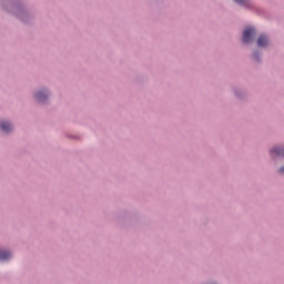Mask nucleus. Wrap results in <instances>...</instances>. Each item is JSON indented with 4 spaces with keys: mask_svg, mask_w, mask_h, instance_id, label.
Wrapping results in <instances>:
<instances>
[{
    "mask_svg": "<svg viewBox=\"0 0 284 284\" xmlns=\"http://www.w3.org/2000/svg\"><path fill=\"white\" fill-rule=\"evenodd\" d=\"M254 34H256V30L254 28L245 29L242 37L243 43H250Z\"/></svg>",
    "mask_w": 284,
    "mask_h": 284,
    "instance_id": "f257e3e1",
    "label": "nucleus"
},
{
    "mask_svg": "<svg viewBox=\"0 0 284 284\" xmlns=\"http://www.w3.org/2000/svg\"><path fill=\"white\" fill-rule=\"evenodd\" d=\"M267 43H270V41L267 40V37H265V36L258 37V39H257L258 48H265V45H267Z\"/></svg>",
    "mask_w": 284,
    "mask_h": 284,
    "instance_id": "f03ea898",
    "label": "nucleus"
},
{
    "mask_svg": "<svg viewBox=\"0 0 284 284\" xmlns=\"http://www.w3.org/2000/svg\"><path fill=\"white\" fill-rule=\"evenodd\" d=\"M271 154L275 156H284V148H274L271 150Z\"/></svg>",
    "mask_w": 284,
    "mask_h": 284,
    "instance_id": "7ed1b4c3",
    "label": "nucleus"
},
{
    "mask_svg": "<svg viewBox=\"0 0 284 284\" xmlns=\"http://www.w3.org/2000/svg\"><path fill=\"white\" fill-rule=\"evenodd\" d=\"M0 128L3 132H10V130H12V124L10 122H1Z\"/></svg>",
    "mask_w": 284,
    "mask_h": 284,
    "instance_id": "20e7f679",
    "label": "nucleus"
},
{
    "mask_svg": "<svg viewBox=\"0 0 284 284\" xmlns=\"http://www.w3.org/2000/svg\"><path fill=\"white\" fill-rule=\"evenodd\" d=\"M11 254L8 251H1L0 252V261H8L10 258Z\"/></svg>",
    "mask_w": 284,
    "mask_h": 284,
    "instance_id": "39448f33",
    "label": "nucleus"
},
{
    "mask_svg": "<svg viewBox=\"0 0 284 284\" xmlns=\"http://www.w3.org/2000/svg\"><path fill=\"white\" fill-rule=\"evenodd\" d=\"M36 99L38 100V101H41V102H43V101H45V99H48V94H45V93H43V92H38L37 94H36Z\"/></svg>",
    "mask_w": 284,
    "mask_h": 284,
    "instance_id": "423d86ee",
    "label": "nucleus"
},
{
    "mask_svg": "<svg viewBox=\"0 0 284 284\" xmlns=\"http://www.w3.org/2000/svg\"><path fill=\"white\" fill-rule=\"evenodd\" d=\"M235 3H240L241 6H245L247 3V0H234Z\"/></svg>",
    "mask_w": 284,
    "mask_h": 284,
    "instance_id": "0eeeda50",
    "label": "nucleus"
},
{
    "mask_svg": "<svg viewBox=\"0 0 284 284\" xmlns=\"http://www.w3.org/2000/svg\"><path fill=\"white\" fill-rule=\"evenodd\" d=\"M280 174H284V166L280 169Z\"/></svg>",
    "mask_w": 284,
    "mask_h": 284,
    "instance_id": "6e6552de",
    "label": "nucleus"
},
{
    "mask_svg": "<svg viewBox=\"0 0 284 284\" xmlns=\"http://www.w3.org/2000/svg\"><path fill=\"white\" fill-rule=\"evenodd\" d=\"M255 59L258 57V53H254Z\"/></svg>",
    "mask_w": 284,
    "mask_h": 284,
    "instance_id": "1a4fd4ad",
    "label": "nucleus"
}]
</instances>
